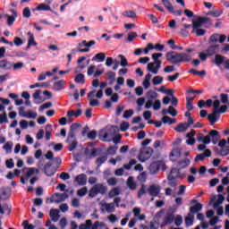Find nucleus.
<instances>
[{"mask_svg": "<svg viewBox=\"0 0 229 229\" xmlns=\"http://www.w3.org/2000/svg\"><path fill=\"white\" fill-rule=\"evenodd\" d=\"M165 58L167 62L176 65L177 64H183V62H191L192 60V55L170 51L166 53Z\"/></svg>", "mask_w": 229, "mask_h": 229, "instance_id": "f257e3e1", "label": "nucleus"}, {"mask_svg": "<svg viewBox=\"0 0 229 229\" xmlns=\"http://www.w3.org/2000/svg\"><path fill=\"white\" fill-rule=\"evenodd\" d=\"M221 136H219V131L216 130H211L208 132V135L204 136L203 133H199L197 135V140L199 142H202V144H210L212 142L213 144H217V140Z\"/></svg>", "mask_w": 229, "mask_h": 229, "instance_id": "f03ea898", "label": "nucleus"}, {"mask_svg": "<svg viewBox=\"0 0 229 229\" xmlns=\"http://www.w3.org/2000/svg\"><path fill=\"white\" fill-rule=\"evenodd\" d=\"M22 173L23 174L21 177V183L24 185V183H26L30 178H33V176H35V174H38L39 172L38 169L35 167H25L22 169Z\"/></svg>", "mask_w": 229, "mask_h": 229, "instance_id": "7ed1b4c3", "label": "nucleus"}, {"mask_svg": "<svg viewBox=\"0 0 229 229\" xmlns=\"http://www.w3.org/2000/svg\"><path fill=\"white\" fill-rule=\"evenodd\" d=\"M106 192H108V187L103 183H97L89 190V198H96L98 194H106Z\"/></svg>", "mask_w": 229, "mask_h": 229, "instance_id": "20e7f679", "label": "nucleus"}, {"mask_svg": "<svg viewBox=\"0 0 229 229\" xmlns=\"http://www.w3.org/2000/svg\"><path fill=\"white\" fill-rule=\"evenodd\" d=\"M151 155H153V149L151 148H142L140 150L138 158L140 162H146V160H149V158H151Z\"/></svg>", "mask_w": 229, "mask_h": 229, "instance_id": "39448f33", "label": "nucleus"}, {"mask_svg": "<svg viewBox=\"0 0 229 229\" xmlns=\"http://www.w3.org/2000/svg\"><path fill=\"white\" fill-rule=\"evenodd\" d=\"M201 26H203V22L199 21H193L192 24V33H196L197 37H203L205 35L206 31L205 30L201 29Z\"/></svg>", "mask_w": 229, "mask_h": 229, "instance_id": "423d86ee", "label": "nucleus"}, {"mask_svg": "<svg viewBox=\"0 0 229 229\" xmlns=\"http://www.w3.org/2000/svg\"><path fill=\"white\" fill-rule=\"evenodd\" d=\"M220 149V155L222 157H226V155H229V138L226 141V140H221L218 143Z\"/></svg>", "mask_w": 229, "mask_h": 229, "instance_id": "0eeeda50", "label": "nucleus"}, {"mask_svg": "<svg viewBox=\"0 0 229 229\" xmlns=\"http://www.w3.org/2000/svg\"><path fill=\"white\" fill-rule=\"evenodd\" d=\"M160 191H162V187H160V185L151 184L148 188L147 192H148V194L150 196H153L154 198H157V196H158V194H160Z\"/></svg>", "mask_w": 229, "mask_h": 229, "instance_id": "6e6552de", "label": "nucleus"}, {"mask_svg": "<svg viewBox=\"0 0 229 229\" xmlns=\"http://www.w3.org/2000/svg\"><path fill=\"white\" fill-rule=\"evenodd\" d=\"M162 65V62H158V63H149L147 66V70L149 72H152V74H158V71L160 70V67Z\"/></svg>", "mask_w": 229, "mask_h": 229, "instance_id": "1a4fd4ad", "label": "nucleus"}, {"mask_svg": "<svg viewBox=\"0 0 229 229\" xmlns=\"http://www.w3.org/2000/svg\"><path fill=\"white\" fill-rule=\"evenodd\" d=\"M67 198H69L67 193H55L51 198V201L52 203H62V201L67 199Z\"/></svg>", "mask_w": 229, "mask_h": 229, "instance_id": "9d476101", "label": "nucleus"}, {"mask_svg": "<svg viewBox=\"0 0 229 229\" xmlns=\"http://www.w3.org/2000/svg\"><path fill=\"white\" fill-rule=\"evenodd\" d=\"M141 212L142 208L137 207L133 208L132 214L134 216V219H137L138 221H146V215L141 214Z\"/></svg>", "mask_w": 229, "mask_h": 229, "instance_id": "9b49d317", "label": "nucleus"}, {"mask_svg": "<svg viewBox=\"0 0 229 229\" xmlns=\"http://www.w3.org/2000/svg\"><path fill=\"white\" fill-rule=\"evenodd\" d=\"M226 40V35L225 34H213L209 38V42H212L213 44H216V42H220V44H223Z\"/></svg>", "mask_w": 229, "mask_h": 229, "instance_id": "f8f14e48", "label": "nucleus"}, {"mask_svg": "<svg viewBox=\"0 0 229 229\" xmlns=\"http://www.w3.org/2000/svg\"><path fill=\"white\" fill-rule=\"evenodd\" d=\"M101 209L103 212H107L108 214H112V212H115V204L103 203L101 204Z\"/></svg>", "mask_w": 229, "mask_h": 229, "instance_id": "ddd939ff", "label": "nucleus"}, {"mask_svg": "<svg viewBox=\"0 0 229 229\" xmlns=\"http://www.w3.org/2000/svg\"><path fill=\"white\" fill-rule=\"evenodd\" d=\"M82 111L81 109H77V110H70L67 112V119L70 121V123H72V117H80L81 115Z\"/></svg>", "mask_w": 229, "mask_h": 229, "instance_id": "4468645a", "label": "nucleus"}, {"mask_svg": "<svg viewBox=\"0 0 229 229\" xmlns=\"http://www.w3.org/2000/svg\"><path fill=\"white\" fill-rule=\"evenodd\" d=\"M207 157H212V151H210V149H208V148L206 149L204 151V153L197 155L194 161L195 162H202V160H205V158H207Z\"/></svg>", "mask_w": 229, "mask_h": 229, "instance_id": "2eb2a0df", "label": "nucleus"}, {"mask_svg": "<svg viewBox=\"0 0 229 229\" xmlns=\"http://www.w3.org/2000/svg\"><path fill=\"white\" fill-rule=\"evenodd\" d=\"M182 157V151L180 148H173L170 153V160L172 162H176L178 158Z\"/></svg>", "mask_w": 229, "mask_h": 229, "instance_id": "dca6fc26", "label": "nucleus"}, {"mask_svg": "<svg viewBox=\"0 0 229 229\" xmlns=\"http://www.w3.org/2000/svg\"><path fill=\"white\" fill-rule=\"evenodd\" d=\"M74 182L77 185H87V175L85 174H81L76 176Z\"/></svg>", "mask_w": 229, "mask_h": 229, "instance_id": "f3484780", "label": "nucleus"}, {"mask_svg": "<svg viewBox=\"0 0 229 229\" xmlns=\"http://www.w3.org/2000/svg\"><path fill=\"white\" fill-rule=\"evenodd\" d=\"M206 53H208V56H214L216 53H219V45L209 46L206 50Z\"/></svg>", "mask_w": 229, "mask_h": 229, "instance_id": "a211bd4d", "label": "nucleus"}, {"mask_svg": "<svg viewBox=\"0 0 229 229\" xmlns=\"http://www.w3.org/2000/svg\"><path fill=\"white\" fill-rule=\"evenodd\" d=\"M54 90H64L65 89V81L61 80L58 81H55L52 87Z\"/></svg>", "mask_w": 229, "mask_h": 229, "instance_id": "6ab92c4d", "label": "nucleus"}, {"mask_svg": "<svg viewBox=\"0 0 229 229\" xmlns=\"http://www.w3.org/2000/svg\"><path fill=\"white\" fill-rule=\"evenodd\" d=\"M208 119L211 124H216L217 123V120L219 119V114L216 111H213L212 114H209L208 115Z\"/></svg>", "mask_w": 229, "mask_h": 229, "instance_id": "aec40b11", "label": "nucleus"}, {"mask_svg": "<svg viewBox=\"0 0 229 229\" xmlns=\"http://www.w3.org/2000/svg\"><path fill=\"white\" fill-rule=\"evenodd\" d=\"M148 169L150 174H156V173H158V170L160 169V162H154L150 164Z\"/></svg>", "mask_w": 229, "mask_h": 229, "instance_id": "412c9836", "label": "nucleus"}, {"mask_svg": "<svg viewBox=\"0 0 229 229\" xmlns=\"http://www.w3.org/2000/svg\"><path fill=\"white\" fill-rule=\"evenodd\" d=\"M161 3L163 6H165V8L170 12V13H174V7L173 6V4L171 3V1L161 0Z\"/></svg>", "mask_w": 229, "mask_h": 229, "instance_id": "4be33fe9", "label": "nucleus"}, {"mask_svg": "<svg viewBox=\"0 0 229 229\" xmlns=\"http://www.w3.org/2000/svg\"><path fill=\"white\" fill-rule=\"evenodd\" d=\"M51 164H46L44 166L45 174H47V176H53L55 173H56V169L51 168Z\"/></svg>", "mask_w": 229, "mask_h": 229, "instance_id": "5701e85b", "label": "nucleus"}, {"mask_svg": "<svg viewBox=\"0 0 229 229\" xmlns=\"http://www.w3.org/2000/svg\"><path fill=\"white\" fill-rule=\"evenodd\" d=\"M180 178V169L172 168L170 174L168 175V180H176Z\"/></svg>", "mask_w": 229, "mask_h": 229, "instance_id": "b1692460", "label": "nucleus"}, {"mask_svg": "<svg viewBox=\"0 0 229 229\" xmlns=\"http://www.w3.org/2000/svg\"><path fill=\"white\" fill-rule=\"evenodd\" d=\"M50 217L52 221L56 223L58 219H60V211L58 209H51L50 210Z\"/></svg>", "mask_w": 229, "mask_h": 229, "instance_id": "393cba45", "label": "nucleus"}, {"mask_svg": "<svg viewBox=\"0 0 229 229\" xmlns=\"http://www.w3.org/2000/svg\"><path fill=\"white\" fill-rule=\"evenodd\" d=\"M107 227L104 222L96 221L94 224L91 222V229H106Z\"/></svg>", "mask_w": 229, "mask_h": 229, "instance_id": "a878e982", "label": "nucleus"}, {"mask_svg": "<svg viewBox=\"0 0 229 229\" xmlns=\"http://www.w3.org/2000/svg\"><path fill=\"white\" fill-rule=\"evenodd\" d=\"M28 36V47H31V46H37V43L35 42V36L31 32L27 33Z\"/></svg>", "mask_w": 229, "mask_h": 229, "instance_id": "bb28decb", "label": "nucleus"}, {"mask_svg": "<svg viewBox=\"0 0 229 229\" xmlns=\"http://www.w3.org/2000/svg\"><path fill=\"white\" fill-rule=\"evenodd\" d=\"M188 165H191V159L189 158H184L183 160L178 162L179 169H185V167H188Z\"/></svg>", "mask_w": 229, "mask_h": 229, "instance_id": "cd10ccee", "label": "nucleus"}, {"mask_svg": "<svg viewBox=\"0 0 229 229\" xmlns=\"http://www.w3.org/2000/svg\"><path fill=\"white\" fill-rule=\"evenodd\" d=\"M189 128V124L187 123H180L178 126L174 128L175 131H178V133H182L183 131H187V129Z\"/></svg>", "mask_w": 229, "mask_h": 229, "instance_id": "c85d7f7f", "label": "nucleus"}, {"mask_svg": "<svg viewBox=\"0 0 229 229\" xmlns=\"http://www.w3.org/2000/svg\"><path fill=\"white\" fill-rule=\"evenodd\" d=\"M0 67H1V69H4V71H8V70L12 69L13 64H12V63H10L6 60H2V61H0Z\"/></svg>", "mask_w": 229, "mask_h": 229, "instance_id": "c756f323", "label": "nucleus"}, {"mask_svg": "<svg viewBox=\"0 0 229 229\" xmlns=\"http://www.w3.org/2000/svg\"><path fill=\"white\" fill-rule=\"evenodd\" d=\"M105 58H106V54L100 52L93 57L94 62H105Z\"/></svg>", "mask_w": 229, "mask_h": 229, "instance_id": "7c9ffc66", "label": "nucleus"}, {"mask_svg": "<svg viewBox=\"0 0 229 229\" xmlns=\"http://www.w3.org/2000/svg\"><path fill=\"white\" fill-rule=\"evenodd\" d=\"M119 194H121V188L114 187L109 191L108 196L109 198H115V196H119Z\"/></svg>", "mask_w": 229, "mask_h": 229, "instance_id": "2f4dec72", "label": "nucleus"}, {"mask_svg": "<svg viewBox=\"0 0 229 229\" xmlns=\"http://www.w3.org/2000/svg\"><path fill=\"white\" fill-rule=\"evenodd\" d=\"M151 76H152L151 73H148L145 76V79H144L143 83H142L144 89H148V87L151 86V82H149V81H151Z\"/></svg>", "mask_w": 229, "mask_h": 229, "instance_id": "473e14b6", "label": "nucleus"}, {"mask_svg": "<svg viewBox=\"0 0 229 229\" xmlns=\"http://www.w3.org/2000/svg\"><path fill=\"white\" fill-rule=\"evenodd\" d=\"M223 63H225V56L221 55H216L215 56V64L217 65V67H221L223 65Z\"/></svg>", "mask_w": 229, "mask_h": 229, "instance_id": "72a5a7b5", "label": "nucleus"}, {"mask_svg": "<svg viewBox=\"0 0 229 229\" xmlns=\"http://www.w3.org/2000/svg\"><path fill=\"white\" fill-rule=\"evenodd\" d=\"M122 15H123V17H128L129 19H137V13L131 10L123 12Z\"/></svg>", "mask_w": 229, "mask_h": 229, "instance_id": "f704fd0d", "label": "nucleus"}, {"mask_svg": "<svg viewBox=\"0 0 229 229\" xmlns=\"http://www.w3.org/2000/svg\"><path fill=\"white\" fill-rule=\"evenodd\" d=\"M203 208V206L201 205V203H197L195 206H192L190 210L191 213L190 214H198V212H199V210H201Z\"/></svg>", "mask_w": 229, "mask_h": 229, "instance_id": "c9c22d12", "label": "nucleus"}, {"mask_svg": "<svg viewBox=\"0 0 229 229\" xmlns=\"http://www.w3.org/2000/svg\"><path fill=\"white\" fill-rule=\"evenodd\" d=\"M45 130H46L45 139L46 140H49L51 139V133H53V127H51V124H47Z\"/></svg>", "mask_w": 229, "mask_h": 229, "instance_id": "e433bc0d", "label": "nucleus"}, {"mask_svg": "<svg viewBox=\"0 0 229 229\" xmlns=\"http://www.w3.org/2000/svg\"><path fill=\"white\" fill-rule=\"evenodd\" d=\"M194 223V215L190 213L188 216L185 217V224L187 226H192Z\"/></svg>", "mask_w": 229, "mask_h": 229, "instance_id": "4c0bfd02", "label": "nucleus"}, {"mask_svg": "<svg viewBox=\"0 0 229 229\" xmlns=\"http://www.w3.org/2000/svg\"><path fill=\"white\" fill-rule=\"evenodd\" d=\"M127 185L131 191H135L137 189V184L135 183V181H133V177L128 178Z\"/></svg>", "mask_w": 229, "mask_h": 229, "instance_id": "58836bf2", "label": "nucleus"}, {"mask_svg": "<svg viewBox=\"0 0 229 229\" xmlns=\"http://www.w3.org/2000/svg\"><path fill=\"white\" fill-rule=\"evenodd\" d=\"M36 10H38L39 12H51V6L46 4H40Z\"/></svg>", "mask_w": 229, "mask_h": 229, "instance_id": "ea45409f", "label": "nucleus"}, {"mask_svg": "<svg viewBox=\"0 0 229 229\" xmlns=\"http://www.w3.org/2000/svg\"><path fill=\"white\" fill-rule=\"evenodd\" d=\"M79 229H92V220L90 219L86 220V223L81 224L79 226Z\"/></svg>", "mask_w": 229, "mask_h": 229, "instance_id": "a19ab883", "label": "nucleus"}, {"mask_svg": "<svg viewBox=\"0 0 229 229\" xmlns=\"http://www.w3.org/2000/svg\"><path fill=\"white\" fill-rule=\"evenodd\" d=\"M12 148H13V141H7L3 149L6 151V153H12Z\"/></svg>", "mask_w": 229, "mask_h": 229, "instance_id": "79ce46f5", "label": "nucleus"}, {"mask_svg": "<svg viewBox=\"0 0 229 229\" xmlns=\"http://www.w3.org/2000/svg\"><path fill=\"white\" fill-rule=\"evenodd\" d=\"M162 122L164 123V124H174V123H176V121L167 115H165L162 118Z\"/></svg>", "mask_w": 229, "mask_h": 229, "instance_id": "37998d69", "label": "nucleus"}, {"mask_svg": "<svg viewBox=\"0 0 229 229\" xmlns=\"http://www.w3.org/2000/svg\"><path fill=\"white\" fill-rule=\"evenodd\" d=\"M26 119H37V112L29 110L25 114Z\"/></svg>", "mask_w": 229, "mask_h": 229, "instance_id": "c03bdc74", "label": "nucleus"}, {"mask_svg": "<svg viewBox=\"0 0 229 229\" xmlns=\"http://www.w3.org/2000/svg\"><path fill=\"white\" fill-rule=\"evenodd\" d=\"M108 160V156L106 155H104V156H101L99 157L98 159H97V164H98V166H101L102 164H105V162Z\"/></svg>", "mask_w": 229, "mask_h": 229, "instance_id": "a18cd8bd", "label": "nucleus"}, {"mask_svg": "<svg viewBox=\"0 0 229 229\" xmlns=\"http://www.w3.org/2000/svg\"><path fill=\"white\" fill-rule=\"evenodd\" d=\"M208 15H211L212 17H221V15H223V10L218 9L215 11H210L208 13Z\"/></svg>", "mask_w": 229, "mask_h": 229, "instance_id": "49530a36", "label": "nucleus"}, {"mask_svg": "<svg viewBox=\"0 0 229 229\" xmlns=\"http://www.w3.org/2000/svg\"><path fill=\"white\" fill-rule=\"evenodd\" d=\"M106 80H108V81H110L111 84L114 83L115 82V72H108Z\"/></svg>", "mask_w": 229, "mask_h": 229, "instance_id": "de8ad7c7", "label": "nucleus"}, {"mask_svg": "<svg viewBox=\"0 0 229 229\" xmlns=\"http://www.w3.org/2000/svg\"><path fill=\"white\" fill-rule=\"evenodd\" d=\"M162 81H164V77H162V76H155L152 79L153 85H160L162 83Z\"/></svg>", "mask_w": 229, "mask_h": 229, "instance_id": "09e8293b", "label": "nucleus"}, {"mask_svg": "<svg viewBox=\"0 0 229 229\" xmlns=\"http://www.w3.org/2000/svg\"><path fill=\"white\" fill-rule=\"evenodd\" d=\"M75 83H85V75L79 73L76 77H75Z\"/></svg>", "mask_w": 229, "mask_h": 229, "instance_id": "8fccbe9b", "label": "nucleus"}, {"mask_svg": "<svg viewBox=\"0 0 229 229\" xmlns=\"http://www.w3.org/2000/svg\"><path fill=\"white\" fill-rule=\"evenodd\" d=\"M174 221V215L169 214L165 217V225H171Z\"/></svg>", "mask_w": 229, "mask_h": 229, "instance_id": "3c124183", "label": "nucleus"}, {"mask_svg": "<svg viewBox=\"0 0 229 229\" xmlns=\"http://www.w3.org/2000/svg\"><path fill=\"white\" fill-rule=\"evenodd\" d=\"M223 201H225V197H223V195H218L216 201L213 204L214 208H217V207L221 205Z\"/></svg>", "mask_w": 229, "mask_h": 229, "instance_id": "603ef678", "label": "nucleus"}, {"mask_svg": "<svg viewBox=\"0 0 229 229\" xmlns=\"http://www.w3.org/2000/svg\"><path fill=\"white\" fill-rule=\"evenodd\" d=\"M135 164H137V160L136 159H131L129 161V164L123 165V169H127L129 171V169H131V166L135 165Z\"/></svg>", "mask_w": 229, "mask_h": 229, "instance_id": "864d4df0", "label": "nucleus"}, {"mask_svg": "<svg viewBox=\"0 0 229 229\" xmlns=\"http://www.w3.org/2000/svg\"><path fill=\"white\" fill-rule=\"evenodd\" d=\"M53 104L51 102H47L39 106V112H44V110H47V108H51Z\"/></svg>", "mask_w": 229, "mask_h": 229, "instance_id": "5fc2aeb1", "label": "nucleus"}, {"mask_svg": "<svg viewBox=\"0 0 229 229\" xmlns=\"http://www.w3.org/2000/svg\"><path fill=\"white\" fill-rule=\"evenodd\" d=\"M137 32H129L127 37V42H133V39L137 38Z\"/></svg>", "mask_w": 229, "mask_h": 229, "instance_id": "6e6d98bb", "label": "nucleus"}, {"mask_svg": "<svg viewBox=\"0 0 229 229\" xmlns=\"http://www.w3.org/2000/svg\"><path fill=\"white\" fill-rule=\"evenodd\" d=\"M208 53L207 52V50L203 51V52H200L199 54V59L202 61V62H205L207 61V58H208Z\"/></svg>", "mask_w": 229, "mask_h": 229, "instance_id": "4d7b16f0", "label": "nucleus"}, {"mask_svg": "<svg viewBox=\"0 0 229 229\" xmlns=\"http://www.w3.org/2000/svg\"><path fill=\"white\" fill-rule=\"evenodd\" d=\"M88 192L87 187H83L77 191V196H80L81 198H83Z\"/></svg>", "mask_w": 229, "mask_h": 229, "instance_id": "13d9d810", "label": "nucleus"}, {"mask_svg": "<svg viewBox=\"0 0 229 229\" xmlns=\"http://www.w3.org/2000/svg\"><path fill=\"white\" fill-rule=\"evenodd\" d=\"M133 114H134V112L132 109L124 111L123 119H130V117H131V115H133Z\"/></svg>", "mask_w": 229, "mask_h": 229, "instance_id": "bf43d9fd", "label": "nucleus"}, {"mask_svg": "<svg viewBox=\"0 0 229 229\" xmlns=\"http://www.w3.org/2000/svg\"><path fill=\"white\" fill-rule=\"evenodd\" d=\"M160 57H162V53H154L152 55V59L154 60V62L156 64H158V62H162V61L158 60Z\"/></svg>", "mask_w": 229, "mask_h": 229, "instance_id": "052dcab7", "label": "nucleus"}, {"mask_svg": "<svg viewBox=\"0 0 229 229\" xmlns=\"http://www.w3.org/2000/svg\"><path fill=\"white\" fill-rule=\"evenodd\" d=\"M220 99L221 103L226 104L229 101V96L228 94L222 93L220 94Z\"/></svg>", "mask_w": 229, "mask_h": 229, "instance_id": "680f3d73", "label": "nucleus"}, {"mask_svg": "<svg viewBox=\"0 0 229 229\" xmlns=\"http://www.w3.org/2000/svg\"><path fill=\"white\" fill-rule=\"evenodd\" d=\"M130 128V123L128 122H123L120 125L121 131H126Z\"/></svg>", "mask_w": 229, "mask_h": 229, "instance_id": "e2e57ef3", "label": "nucleus"}, {"mask_svg": "<svg viewBox=\"0 0 229 229\" xmlns=\"http://www.w3.org/2000/svg\"><path fill=\"white\" fill-rule=\"evenodd\" d=\"M96 73V65H91L88 68V76H94Z\"/></svg>", "mask_w": 229, "mask_h": 229, "instance_id": "0e129e2a", "label": "nucleus"}, {"mask_svg": "<svg viewBox=\"0 0 229 229\" xmlns=\"http://www.w3.org/2000/svg\"><path fill=\"white\" fill-rule=\"evenodd\" d=\"M3 123H8V116L6 115V112L0 114V124H3Z\"/></svg>", "mask_w": 229, "mask_h": 229, "instance_id": "69168bd1", "label": "nucleus"}, {"mask_svg": "<svg viewBox=\"0 0 229 229\" xmlns=\"http://www.w3.org/2000/svg\"><path fill=\"white\" fill-rule=\"evenodd\" d=\"M13 42H14V45L17 46V47H19L22 46V44H24V41H22V39L19 37H15Z\"/></svg>", "mask_w": 229, "mask_h": 229, "instance_id": "338daca9", "label": "nucleus"}, {"mask_svg": "<svg viewBox=\"0 0 229 229\" xmlns=\"http://www.w3.org/2000/svg\"><path fill=\"white\" fill-rule=\"evenodd\" d=\"M22 226H23L24 229H35V225L28 223V221H24L22 223Z\"/></svg>", "mask_w": 229, "mask_h": 229, "instance_id": "774afa93", "label": "nucleus"}]
</instances>
